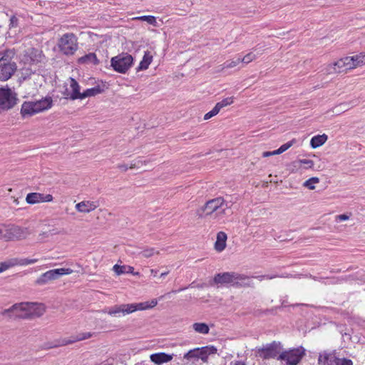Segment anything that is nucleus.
Returning a JSON list of instances; mask_svg holds the SVG:
<instances>
[{
  "instance_id": "nucleus-1",
  "label": "nucleus",
  "mask_w": 365,
  "mask_h": 365,
  "mask_svg": "<svg viewBox=\"0 0 365 365\" xmlns=\"http://www.w3.org/2000/svg\"><path fill=\"white\" fill-rule=\"evenodd\" d=\"M212 282L217 287L226 286L240 288L253 286L252 277L235 272L216 274L213 277Z\"/></svg>"
},
{
  "instance_id": "nucleus-2",
  "label": "nucleus",
  "mask_w": 365,
  "mask_h": 365,
  "mask_svg": "<svg viewBox=\"0 0 365 365\" xmlns=\"http://www.w3.org/2000/svg\"><path fill=\"white\" fill-rule=\"evenodd\" d=\"M11 309L16 317L26 319L41 316L46 308L42 303L21 302L13 305Z\"/></svg>"
},
{
  "instance_id": "nucleus-3",
  "label": "nucleus",
  "mask_w": 365,
  "mask_h": 365,
  "mask_svg": "<svg viewBox=\"0 0 365 365\" xmlns=\"http://www.w3.org/2000/svg\"><path fill=\"white\" fill-rule=\"evenodd\" d=\"M227 205L222 197H217L207 200L198 210L200 217L214 215L215 218L223 217L225 215Z\"/></svg>"
},
{
  "instance_id": "nucleus-4",
  "label": "nucleus",
  "mask_w": 365,
  "mask_h": 365,
  "mask_svg": "<svg viewBox=\"0 0 365 365\" xmlns=\"http://www.w3.org/2000/svg\"><path fill=\"white\" fill-rule=\"evenodd\" d=\"M158 302L155 299H153L150 301L143 302L140 303L133 304H123L120 305H115L113 308L109 309L108 314L113 315L114 317L125 316L133 313L137 310H145L152 309L155 307Z\"/></svg>"
},
{
  "instance_id": "nucleus-5",
  "label": "nucleus",
  "mask_w": 365,
  "mask_h": 365,
  "mask_svg": "<svg viewBox=\"0 0 365 365\" xmlns=\"http://www.w3.org/2000/svg\"><path fill=\"white\" fill-rule=\"evenodd\" d=\"M53 101L51 97H46L36 101H25L21 105V114L23 118L31 117L52 107Z\"/></svg>"
},
{
  "instance_id": "nucleus-6",
  "label": "nucleus",
  "mask_w": 365,
  "mask_h": 365,
  "mask_svg": "<svg viewBox=\"0 0 365 365\" xmlns=\"http://www.w3.org/2000/svg\"><path fill=\"white\" fill-rule=\"evenodd\" d=\"M57 47L63 55L73 56L78 49V38L73 33H66L58 39Z\"/></svg>"
},
{
  "instance_id": "nucleus-7",
  "label": "nucleus",
  "mask_w": 365,
  "mask_h": 365,
  "mask_svg": "<svg viewBox=\"0 0 365 365\" xmlns=\"http://www.w3.org/2000/svg\"><path fill=\"white\" fill-rule=\"evenodd\" d=\"M12 55L11 51H0V81L9 79L16 69L15 63L11 62Z\"/></svg>"
},
{
  "instance_id": "nucleus-8",
  "label": "nucleus",
  "mask_w": 365,
  "mask_h": 365,
  "mask_svg": "<svg viewBox=\"0 0 365 365\" xmlns=\"http://www.w3.org/2000/svg\"><path fill=\"white\" fill-rule=\"evenodd\" d=\"M217 352V349L213 346H206L200 348H195L189 350L183 355V360L187 362L194 363L199 359L206 363L208 356L210 354H214Z\"/></svg>"
},
{
  "instance_id": "nucleus-9",
  "label": "nucleus",
  "mask_w": 365,
  "mask_h": 365,
  "mask_svg": "<svg viewBox=\"0 0 365 365\" xmlns=\"http://www.w3.org/2000/svg\"><path fill=\"white\" fill-rule=\"evenodd\" d=\"M133 62V56L127 53H122L110 59L112 68L120 73H125L132 66Z\"/></svg>"
},
{
  "instance_id": "nucleus-10",
  "label": "nucleus",
  "mask_w": 365,
  "mask_h": 365,
  "mask_svg": "<svg viewBox=\"0 0 365 365\" xmlns=\"http://www.w3.org/2000/svg\"><path fill=\"white\" fill-rule=\"evenodd\" d=\"M318 361L323 365H353L351 359L339 358L336 356V351H324L319 355Z\"/></svg>"
},
{
  "instance_id": "nucleus-11",
  "label": "nucleus",
  "mask_w": 365,
  "mask_h": 365,
  "mask_svg": "<svg viewBox=\"0 0 365 365\" xmlns=\"http://www.w3.org/2000/svg\"><path fill=\"white\" fill-rule=\"evenodd\" d=\"M3 227V232L1 234L0 238L6 240H14L24 239L29 235L26 228H22L16 225H9Z\"/></svg>"
},
{
  "instance_id": "nucleus-12",
  "label": "nucleus",
  "mask_w": 365,
  "mask_h": 365,
  "mask_svg": "<svg viewBox=\"0 0 365 365\" xmlns=\"http://www.w3.org/2000/svg\"><path fill=\"white\" fill-rule=\"evenodd\" d=\"M73 270L69 268H58L47 271L39 276L35 283L38 285H44L58 279L62 275L70 274Z\"/></svg>"
},
{
  "instance_id": "nucleus-13",
  "label": "nucleus",
  "mask_w": 365,
  "mask_h": 365,
  "mask_svg": "<svg viewBox=\"0 0 365 365\" xmlns=\"http://www.w3.org/2000/svg\"><path fill=\"white\" fill-rule=\"evenodd\" d=\"M282 349L279 341H272L262 347L257 349V354L262 359H269L275 358L279 354H280Z\"/></svg>"
},
{
  "instance_id": "nucleus-14",
  "label": "nucleus",
  "mask_w": 365,
  "mask_h": 365,
  "mask_svg": "<svg viewBox=\"0 0 365 365\" xmlns=\"http://www.w3.org/2000/svg\"><path fill=\"white\" fill-rule=\"evenodd\" d=\"M351 64L349 56H344L327 64L325 68L326 73L327 74L346 73L348 71L352 70Z\"/></svg>"
},
{
  "instance_id": "nucleus-15",
  "label": "nucleus",
  "mask_w": 365,
  "mask_h": 365,
  "mask_svg": "<svg viewBox=\"0 0 365 365\" xmlns=\"http://www.w3.org/2000/svg\"><path fill=\"white\" fill-rule=\"evenodd\" d=\"M304 354L302 347L289 349L280 353L277 359L284 361L287 365H297Z\"/></svg>"
},
{
  "instance_id": "nucleus-16",
  "label": "nucleus",
  "mask_w": 365,
  "mask_h": 365,
  "mask_svg": "<svg viewBox=\"0 0 365 365\" xmlns=\"http://www.w3.org/2000/svg\"><path fill=\"white\" fill-rule=\"evenodd\" d=\"M16 103V94L10 88H0V113L12 108Z\"/></svg>"
},
{
  "instance_id": "nucleus-17",
  "label": "nucleus",
  "mask_w": 365,
  "mask_h": 365,
  "mask_svg": "<svg viewBox=\"0 0 365 365\" xmlns=\"http://www.w3.org/2000/svg\"><path fill=\"white\" fill-rule=\"evenodd\" d=\"M38 262V259H19V258H11L4 262L0 263V273L4 272L5 270L16 266H25L31 264H34Z\"/></svg>"
},
{
  "instance_id": "nucleus-18",
  "label": "nucleus",
  "mask_w": 365,
  "mask_h": 365,
  "mask_svg": "<svg viewBox=\"0 0 365 365\" xmlns=\"http://www.w3.org/2000/svg\"><path fill=\"white\" fill-rule=\"evenodd\" d=\"M24 59L30 64L36 65L43 63L46 61V56L41 49L31 48L26 51Z\"/></svg>"
},
{
  "instance_id": "nucleus-19",
  "label": "nucleus",
  "mask_w": 365,
  "mask_h": 365,
  "mask_svg": "<svg viewBox=\"0 0 365 365\" xmlns=\"http://www.w3.org/2000/svg\"><path fill=\"white\" fill-rule=\"evenodd\" d=\"M53 200L51 194H43L40 192H30L26 197V202L29 205H34L41 202H50Z\"/></svg>"
},
{
  "instance_id": "nucleus-20",
  "label": "nucleus",
  "mask_w": 365,
  "mask_h": 365,
  "mask_svg": "<svg viewBox=\"0 0 365 365\" xmlns=\"http://www.w3.org/2000/svg\"><path fill=\"white\" fill-rule=\"evenodd\" d=\"M98 205V202L83 200L77 203L75 207L78 212L88 213L95 210Z\"/></svg>"
},
{
  "instance_id": "nucleus-21",
  "label": "nucleus",
  "mask_w": 365,
  "mask_h": 365,
  "mask_svg": "<svg viewBox=\"0 0 365 365\" xmlns=\"http://www.w3.org/2000/svg\"><path fill=\"white\" fill-rule=\"evenodd\" d=\"M174 356V354H169L165 352H158L152 354L150 356V359L156 365H162L172 361Z\"/></svg>"
},
{
  "instance_id": "nucleus-22",
  "label": "nucleus",
  "mask_w": 365,
  "mask_h": 365,
  "mask_svg": "<svg viewBox=\"0 0 365 365\" xmlns=\"http://www.w3.org/2000/svg\"><path fill=\"white\" fill-rule=\"evenodd\" d=\"M227 235L225 232L220 231L217 234L216 241L214 244V248L216 252H222L227 245Z\"/></svg>"
},
{
  "instance_id": "nucleus-23",
  "label": "nucleus",
  "mask_w": 365,
  "mask_h": 365,
  "mask_svg": "<svg viewBox=\"0 0 365 365\" xmlns=\"http://www.w3.org/2000/svg\"><path fill=\"white\" fill-rule=\"evenodd\" d=\"M113 270L118 275L128 273L132 274L134 276L140 275V273L138 272H134V267L130 265L115 264L113 266Z\"/></svg>"
},
{
  "instance_id": "nucleus-24",
  "label": "nucleus",
  "mask_w": 365,
  "mask_h": 365,
  "mask_svg": "<svg viewBox=\"0 0 365 365\" xmlns=\"http://www.w3.org/2000/svg\"><path fill=\"white\" fill-rule=\"evenodd\" d=\"M351 61V69H355L358 67H361L365 65V52H361L359 54L349 56Z\"/></svg>"
},
{
  "instance_id": "nucleus-25",
  "label": "nucleus",
  "mask_w": 365,
  "mask_h": 365,
  "mask_svg": "<svg viewBox=\"0 0 365 365\" xmlns=\"http://www.w3.org/2000/svg\"><path fill=\"white\" fill-rule=\"evenodd\" d=\"M79 64H88L92 63L93 65H98L100 61L97 58L95 53H89L86 54L78 59Z\"/></svg>"
},
{
  "instance_id": "nucleus-26",
  "label": "nucleus",
  "mask_w": 365,
  "mask_h": 365,
  "mask_svg": "<svg viewBox=\"0 0 365 365\" xmlns=\"http://www.w3.org/2000/svg\"><path fill=\"white\" fill-rule=\"evenodd\" d=\"M293 169L292 172H295L301 169L303 166L305 169L312 168L314 167V162L312 160L302 159L292 163Z\"/></svg>"
},
{
  "instance_id": "nucleus-27",
  "label": "nucleus",
  "mask_w": 365,
  "mask_h": 365,
  "mask_svg": "<svg viewBox=\"0 0 365 365\" xmlns=\"http://www.w3.org/2000/svg\"><path fill=\"white\" fill-rule=\"evenodd\" d=\"M70 88L71 89L70 98L73 100L81 99L82 93L80 92V86L73 78H70Z\"/></svg>"
},
{
  "instance_id": "nucleus-28",
  "label": "nucleus",
  "mask_w": 365,
  "mask_h": 365,
  "mask_svg": "<svg viewBox=\"0 0 365 365\" xmlns=\"http://www.w3.org/2000/svg\"><path fill=\"white\" fill-rule=\"evenodd\" d=\"M328 137L326 134L317 135L311 139L310 145L313 148H317L324 145L327 140Z\"/></svg>"
},
{
  "instance_id": "nucleus-29",
  "label": "nucleus",
  "mask_w": 365,
  "mask_h": 365,
  "mask_svg": "<svg viewBox=\"0 0 365 365\" xmlns=\"http://www.w3.org/2000/svg\"><path fill=\"white\" fill-rule=\"evenodd\" d=\"M192 329L198 334H207L209 333L210 328L208 325L202 322H196L192 325Z\"/></svg>"
},
{
  "instance_id": "nucleus-30",
  "label": "nucleus",
  "mask_w": 365,
  "mask_h": 365,
  "mask_svg": "<svg viewBox=\"0 0 365 365\" xmlns=\"http://www.w3.org/2000/svg\"><path fill=\"white\" fill-rule=\"evenodd\" d=\"M103 91V90L99 86H95L91 88H88L81 93V99H83L87 97L95 96L98 94L101 93Z\"/></svg>"
},
{
  "instance_id": "nucleus-31",
  "label": "nucleus",
  "mask_w": 365,
  "mask_h": 365,
  "mask_svg": "<svg viewBox=\"0 0 365 365\" xmlns=\"http://www.w3.org/2000/svg\"><path fill=\"white\" fill-rule=\"evenodd\" d=\"M145 164H146V162L145 160H138L136 162H135L134 163H131L129 167H128L126 165H124V164H120L118 165V168L123 171H126L128 168L133 169L135 168H140Z\"/></svg>"
},
{
  "instance_id": "nucleus-32",
  "label": "nucleus",
  "mask_w": 365,
  "mask_h": 365,
  "mask_svg": "<svg viewBox=\"0 0 365 365\" xmlns=\"http://www.w3.org/2000/svg\"><path fill=\"white\" fill-rule=\"evenodd\" d=\"M153 61V56L149 53H145L143 60L139 65L140 70H146Z\"/></svg>"
},
{
  "instance_id": "nucleus-33",
  "label": "nucleus",
  "mask_w": 365,
  "mask_h": 365,
  "mask_svg": "<svg viewBox=\"0 0 365 365\" xmlns=\"http://www.w3.org/2000/svg\"><path fill=\"white\" fill-rule=\"evenodd\" d=\"M92 334L90 332H85L78 334L76 336L73 337L71 340H68L64 342V344H71L76 341L84 340L90 338Z\"/></svg>"
},
{
  "instance_id": "nucleus-34",
  "label": "nucleus",
  "mask_w": 365,
  "mask_h": 365,
  "mask_svg": "<svg viewBox=\"0 0 365 365\" xmlns=\"http://www.w3.org/2000/svg\"><path fill=\"white\" fill-rule=\"evenodd\" d=\"M233 102H234V98L228 97V98H224L220 102L217 103L215 106L217 108V110L219 111H220V110L222 108L232 104Z\"/></svg>"
},
{
  "instance_id": "nucleus-35",
  "label": "nucleus",
  "mask_w": 365,
  "mask_h": 365,
  "mask_svg": "<svg viewBox=\"0 0 365 365\" xmlns=\"http://www.w3.org/2000/svg\"><path fill=\"white\" fill-rule=\"evenodd\" d=\"M296 140L294 139L283 144L281 145L277 150H276V153H278V155L285 152L289 148H291L294 143H295Z\"/></svg>"
},
{
  "instance_id": "nucleus-36",
  "label": "nucleus",
  "mask_w": 365,
  "mask_h": 365,
  "mask_svg": "<svg viewBox=\"0 0 365 365\" xmlns=\"http://www.w3.org/2000/svg\"><path fill=\"white\" fill-rule=\"evenodd\" d=\"M319 180L317 177H313L307 180H306L304 183V186L308 187L309 190H314L315 188L314 184L318 183Z\"/></svg>"
},
{
  "instance_id": "nucleus-37",
  "label": "nucleus",
  "mask_w": 365,
  "mask_h": 365,
  "mask_svg": "<svg viewBox=\"0 0 365 365\" xmlns=\"http://www.w3.org/2000/svg\"><path fill=\"white\" fill-rule=\"evenodd\" d=\"M140 254L144 257L148 258V257L153 256L155 254L159 255L160 252H159V251H156L155 248L151 247V248H147V249L143 250L140 252Z\"/></svg>"
},
{
  "instance_id": "nucleus-38",
  "label": "nucleus",
  "mask_w": 365,
  "mask_h": 365,
  "mask_svg": "<svg viewBox=\"0 0 365 365\" xmlns=\"http://www.w3.org/2000/svg\"><path fill=\"white\" fill-rule=\"evenodd\" d=\"M240 63H241L240 58L236 60L227 61L222 64V68H231L237 66Z\"/></svg>"
},
{
  "instance_id": "nucleus-39",
  "label": "nucleus",
  "mask_w": 365,
  "mask_h": 365,
  "mask_svg": "<svg viewBox=\"0 0 365 365\" xmlns=\"http://www.w3.org/2000/svg\"><path fill=\"white\" fill-rule=\"evenodd\" d=\"M257 58L256 55L252 52L248 53L246 54L242 58H240L241 63L247 64L254 60H255Z\"/></svg>"
},
{
  "instance_id": "nucleus-40",
  "label": "nucleus",
  "mask_w": 365,
  "mask_h": 365,
  "mask_svg": "<svg viewBox=\"0 0 365 365\" xmlns=\"http://www.w3.org/2000/svg\"><path fill=\"white\" fill-rule=\"evenodd\" d=\"M135 19H138L141 21H147L148 24L151 25H155L156 24V19L153 16H143L135 18Z\"/></svg>"
},
{
  "instance_id": "nucleus-41",
  "label": "nucleus",
  "mask_w": 365,
  "mask_h": 365,
  "mask_svg": "<svg viewBox=\"0 0 365 365\" xmlns=\"http://www.w3.org/2000/svg\"><path fill=\"white\" fill-rule=\"evenodd\" d=\"M18 26H19V19L15 15H13L10 18V20H9V29H14Z\"/></svg>"
},
{
  "instance_id": "nucleus-42",
  "label": "nucleus",
  "mask_w": 365,
  "mask_h": 365,
  "mask_svg": "<svg viewBox=\"0 0 365 365\" xmlns=\"http://www.w3.org/2000/svg\"><path fill=\"white\" fill-rule=\"evenodd\" d=\"M219 110L215 106L210 111L204 115V120H208L219 113Z\"/></svg>"
},
{
  "instance_id": "nucleus-43",
  "label": "nucleus",
  "mask_w": 365,
  "mask_h": 365,
  "mask_svg": "<svg viewBox=\"0 0 365 365\" xmlns=\"http://www.w3.org/2000/svg\"><path fill=\"white\" fill-rule=\"evenodd\" d=\"M278 155V153H276V150H274V151H265V152H263L262 155L263 158H267V157H269V156H272V155Z\"/></svg>"
},
{
  "instance_id": "nucleus-44",
  "label": "nucleus",
  "mask_w": 365,
  "mask_h": 365,
  "mask_svg": "<svg viewBox=\"0 0 365 365\" xmlns=\"http://www.w3.org/2000/svg\"><path fill=\"white\" fill-rule=\"evenodd\" d=\"M255 278H257L259 280L262 281L263 279H273V277L269 276V275H260V276L256 277Z\"/></svg>"
},
{
  "instance_id": "nucleus-45",
  "label": "nucleus",
  "mask_w": 365,
  "mask_h": 365,
  "mask_svg": "<svg viewBox=\"0 0 365 365\" xmlns=\"http://www.w3.org/2000/svg\"><path fill=\"white\" fill-rule=\"evenodd\" d=\"M349 218V217L345 214H343V215H339L338 216H336V219L340 220V221H344V220H346Z\"/></svg>"
},
{
  "instance_id": "nucleus-46",
  "label": "nucleus",
  "mask_w": 365,
  "mask_h": 365,
  "mask_svg": "<svg viewBox=\"0 0 365 365\" xmlns=\"http://www.w3.org/2000/svg\"><path fill=\"white\" fill-rule=\"evenodd\" d=\"M150 273H151V274H153L154 277H155V276L157 275L158 271H157V270H155V269H150Z\"/></svg>"
},
{
  "instance_id": "nucleus-47",
  "label": "nucleus",
  "mask_w": 365,
  "mask_h": 365,
  "mask_svg": "<svg viewBox=\"0 0 365 365\" xmlns=\"http://www.w3.org/2000/svg\"><path fill=\"white\" fill-rule=\"evenodd\" d=\"M168 274V272H163V273H161L160 277H165V276H166Z\"/></svg>"
},
{
  "instance_id": "nucleus-48",
  "label": "nucleus",
  "mask_w": 365,
  "mask_h": 365,
  "mask_svg": "<svg viewBox=\"0 0 365 365\" xmlns=\"http://www.w3.org/2000/svg\"><path fill=\"white\" fill-rule=\"evenodd\" d=\"M236 365H245L244 363L241 362V361H238Z\"/></svg>"
}]
</instances>
